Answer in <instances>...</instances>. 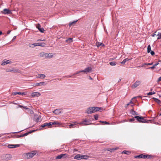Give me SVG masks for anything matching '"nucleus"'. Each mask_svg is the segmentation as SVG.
<instances>
[{"mask_svg":"<svg viewBox=\"0 0 161 161\" xmlns=\"http://www.w3.org/2000/svg\"><path fill=\"white\" fill-rule=\"evenodd\" d=\"M37 153V152L36 151H33L29 153H24L23 156L25 158L29 159L33 157Z\"/></svg>","mask_w":161,"mask_h":161,"instance_id":"obj_1","label":"nucleus"},{"mask_svg":"<svg viewBox=\"0 0 161 161\" xmlns=\"http://www.w3.org/2000/svg\"><path fill=\"white\" fill-rule=\"evenodd\" d=\"M153 157V156L149 155H144L143 154H141L138 156H134V158H150Z\"/></svg>","mask_w":161,"mask_h":161,"instance_id":"obj_2","label":"nucleus"},{"mask_svg":"<svg viewBox=\"0 0 161 161\" xmlns=\"http://www.w3.org/2000/svg\"><path fill=\"white\" fill-rule=\"evenodd\" d=\"M135 118H136L137 121L139 122L140 123H148V121L150 120L147 121L146 119H144V117L142 116H135L134 117Z\"/></svg>","mask_w":161,"mask_h":161,"instance_id":"obj_3","label":"nucleus"},{"mask_svg":"<svg viewBox=\"0 0 161 161\" xmlns=\"http://www.w3.org/2000/svg\"><path fill=\"white\" fill-rule=\"evenodd\" d=\"M1 158L3 160L8 161L11 159L12 156L10 154H4L1 156Z\"/></svg>","mask_w":161,"mask_h":161,"instance_id":"obj_4","label":"nucleus"},{"mask_svg":"<svg viewBox=\"0 0 161 161\" xmlns=\"http://www.w3.org/2000/svg\"><path fill=\"white\" fill-rule=\"evenodd\" d=\"M46 44L44 42H38L37 43H35L34 44H30L29 46L30 47H32V46H34V47L36 46H41L43 47H44L46 46Z\"/></svg>","mask_w":161,"mask_h":161,"instance_id":"obj_5","label":"nucleus"},{"mask_svg":"<svg viewBox=\"0 0 161 161\" xmlns=\"http://www.w3.org/2000/svg\"><path fill=\"white\" fill-rule=\"evenodd\" d=\"M7 72H11L12 73H20V71L18 69L12 68L9 69H6Z\"/></svg>","mask_w":161,"mask_h":161,"instance_id":"obj_6","label":"nucleus"},{"mask_svg":"<svg viewBox=\"0 0 161 161\" xmlns=\"http://www.w3.org/2000/svg\"><path fill=\"white\" fill-rule=\"evenodd\" d=\"M153 37H157V39H159L161 38V33L157 31L155 32L151 35Z\"/></svg>","mask_w":161,"mask_h":161,"instance_id":"obj_7","label":"nucleus"},{"mask_svg":"<svg viewBox=\"0 0 161 161\" xmlns=\"http://www.w3.org/2000/svg\"><path fill=\"white\" fill-rule=\"evenodd\" d=\"M68 155L67 154H61L56 157V159H60L62 158H65L68 157Z\"/></svg>","mask_w":161,"mask_h":161,"instance_id":"obj_8","label":"nucleus"},{"mask_svg":"<svg viewBox=\"0 0 161 161\" xmlns=\"http://www.w3.org/2000/svg\"><path fill=\"white\" fill-rule=\"evenodd\" d=\"M79 124L80 125H86L90 124H92L91 123H89V122L87 120L85 119L82 122L80 123Z\"/></svg>","mask_w":161,"mask_h":161,"instance_id":"obj_9","label":"nucleus"},{"mask_svg":"<svg viewBox=\"0 0 161 161\" xmlns=\"http://www.w3.org/2000/svg\"><path fill=\"white\" fill-rule=\"evenodd\" d=\"M141 83L140 81H136L132 86V87L134 88L138 86Z\"/></svg>","mask_w":161,"mask_h":161,"instance_id":"obj_10","label":"nucleus"},{"mask_svg":"<svg viewBox=\"0 0 161 161\" xmlns=\"http://www.w3.org/2000/svg\"><path fill=\"white\" fill-rule=\"evenodd\" d=\"M1 13L4 14H10L11 13V11L7 8L4 9L3 11H1Z\"/></svg>","mask_w":161,"mask_h":161,"instance_id":"obj_11","label":"nucleus"},{"mask_svg":"<svg viewBox=\"0 0 161 161\" xmlns=\"http://www.w3.org/2000/svg\"><path fill=\"white\" fill-rule=\"evenodd\" d=\"M92 69V68L91 67H88L85 68L84 70H82V72L86 73L91 72Z\"/></svg>","mask_w":161,"mask_h":161,"instance_id":"obj_12","label":"nucleus"},{"mask_svg":"<svg viewBox=\"0 0 161 161\" xmlns=\"http://www.w3.org/2000/svg\"><path fill=\"white\" fill-rule=\"evenodd\" d=\"M19 146V144H9L8 147V148H15L17 147H18Z\"/></svg>","mask_w":161,"mask_h":161,"instance_id":"obj_13","label":"nucleus"},{"mask_svg":"<svg viewBox=\"0 0 161 161\" xmlns=\"http://www.w3.org/2000/svg\"><path fill=\"white\" fill-rule=\"evenodd\" d=\"M41 95L40 93L38 92H33L31 94V96L32 97H39Z\"/></svg>","mask_w":161,"mask_h":161,"instance_id":"obj_14","label":"nucleus"},{"mask_svg":"<svg viewBox=\"0 0 161 161\" xmlns=\"http://www.w3.org/2000/svg\"><path fill=\"white\" fill-rule=\"evenodd\" d=\"M32 132L29 131V132L26 133L22 135H19L17 136V138H20L21 137H22L24 136H26L28 135L29 134L31 133Z\"/></svg>","mask_w":161,"mask_h":161,"instance_id":"obj_15","label":"nucleus"},{"mask_svg":"<svg viewBox=\"0 0 161 161\" xmlns=\"http://www.w3.org/2000/svg\"><path fill=\"white\" fill-rule=\"evenodd\" d=\"M53 113L56 115H58L61 113L60 109H58L53 111Z\"/></svg>","mask_w":161,"mask_h":161,"instance_id":"obj_16","label":"nucleus"},{"mask_svg":"<svg viewBox=\"0 0 161 161\" xmlns=\"http://www.w3.org/2000/svg\"><path fill=\"white\" fill-rule=\"evenodd\" d=\"M81 155L80 154H77L75 156L74 158L77 160H80L82 159L81 158Z\"/></svg>","mask_w":161,"mask_h":161,"instance_id":"obj_17","label":"nucleus"},{"mask_svg":"<svg viewBox=\"0 0 161 161\" xmlns=\"http://www.w3.org/2000/svg\"><path fill=\"white\" fill-rule=\"evenodd\" d=\"M46 77V75L44 74H38V76H37V78L41 79H44Z\"/></svg>","mask_w":161,"mask_h":161,"instance_id":"obj_18","label":"nucleus"},{"mask_svg":"<svg viewBox=\"0 0 161 161\" xmlns=\"http://www.w3.org/2000/svg\"><path fill=\"white\" fill-rule=\"evenodd\" d=\"M87 113L88 114H91L93 113V110L92 109V107H90L88 108L87 109Z\"/></svg>","mask_w":161,"mask_h":161,"instance_id":"obj_19","label":"nucleus"},{"mask_svg":"<svg viewBox=\"0 0 161 161\" xmlns=\"http://www.w3.org/2000/svg\"><path fill=\"white\" fill-rule=\"evenodd\" d=\"M45 83L44 82H40V83H36L35 84V86H42L45 85Z\"/></svg>","mask_w":161,"mask_h":161,"instance_id":"obj_20","label":"nucleus"},{"mask_svg":"<svg viewBox=\"0 0 161 161\" xmlns=\"http://www.w3.org/2000/svg\"><path fill=\"white\" fill-rule=\"evenodd\" d=\"M96 45L98 47H99L100 46H102V47L104 46V45L103 44L98 42H96Z\"/></svg>","mask_w":161,"mask_h":161,"instance_id":"obj_21","label":"nucleus"},{"mask_svg":"<svg viewBox=\"0 0 161 161\" xmlns=\"http://www.w3.org/2000/svg\"><path fill=\"white\" fill-rule=\"evenodd\" d=\"M137 97H135L132 98L131 99V100L130 102L129 103L130 104H131V106H133V105H134V104L133 103V102H134V101L133 100L134 99H135Z\"/></svg>","mask_w":161,"mask_h":161,"instance_id":"obj_22","label":"nucleus"},{"mask_svg":"<svg viewBox=\"0 0 161 161\" xmlns=\"http://www.w3.org/2000/svg\"><path fill=\"white\" fill-rule=\"evenodd\" d=\"M34 120L36 122H38L39 118V117L37 115H35L34 117Z\"/></svg>","mask_w":161,"mask_h":161,"instance_id":"obj_23","label":"nucleus"},{"mask_svg":"<svg viewBox=\"0 0 161 161\" xmlns=\"http://www.w3.org/2000/svg\"><path fill=\"white\" fill-rule=\"evenodd\" d=\"M96 112L101 111L103 110V108L101 107H95Z\"/></svg>","mask_w":161,"mask_h":161,"instance_id":"obj_24","label":"nucleus"},{"mask_svg":"<svg viewBox=\"0 0 161 161\" xmlns=\"http://www.w3.org/2000/svg\"><path fill=\"white\" fill-rule=\"evenodd\" d=\"M54 54L52 53H48V58H52L53 57V54Z\"/></svg>","mask_w":161,"mask_h":161,"instance_id":"obj_25","label":"nucleus"},{"mask_svg":"<svg viewBox=\"0 0 161 161\" xmlns=\"http://www.w3.org/2000/svg\"><path fill=\"white\" fill-rule=\"evenodd\" d=\"M78 20H76V21H73L72 22H70L69 24V26H71V25H73L75 24L76 23L77 21Z\"/></svg>","mask_w":161,"mask_h":161,"instance_id":"obj_26","label":"nucleus"},{"mask_svg":"<svg viewBox=\"0 0 161 161\" xmlns=\"http://www.w3.org/2000/svg\"><path fill=\"white\" fill-rule=\"evenodd\" d=\"M72 40H73V39L72 38H69L68 39H67L66 40V42H67L71 43L72 42V41H73Z\"/></svg>","mask_w":161,"mask_h":161,"instance_id":"obj_27","label":"nucleus"},{"mask_svg":"<svg viewBox=\"0 0 161 161\" xmlns=\"http://www.w3.org/2000/svg\"><path fill=\"white\" fill-rule=\"evenodd\" d=\"M131 113L133 115H137V113L134 111L133 109H132L131 111Z\"/></svg>","mask_w":161,"mask_h":161,"instance_id":"obj_28","label":"nucleus"},{"mask_svg":"<svg viewBox=\"0 0 161 161\" xmlns=\"http://www.w3.org/2000/svg\"><path fill=\"white\" fill-rule=\"evenodd\" d=\"M81 158H82V159H87L89 158V156L86 155H81Z\"/></svg>","mask_w":161,"mask_h":161,"instance_id":"obj_29","label":"nucleus"},{"mask_svg":"<svg viewBox=\"0 0 161 161\" xmlns=\"http://www.w3.org/2000/svg\"><path fill=\"white\" fill-rule=\"evenodd\" d=\"M130 59H129L128 58H126L125 59H124L121 62V63L122 64H125L126 62L127 61H128L129 60H130Z\"/></svg>","mask_w":161,"mask_h":161,"instance_id":"obj_30","label":"nucleus"},{"mask_svg":"<svg viewBox=\"0 0 161 161\" xmlns=\"http://www.w3.org/2000/svg\"><path fill=\"white\" fill-rule=\"evenodd\" d=\"M9 62H10V61L9 60H7L5 61H4V62L2 64V65H4L6 64H9Z\"/></svg>","mask_w":161,"mask_h":161,"instance_id":"obj_31","label":"nucleus"},{"mask_svg":"<svg viewBox=\"0 0 161 161\" xmlns=\"http://www.w3.org/2000/svg\"><path fill=\"white\" fill-rule=\"evenodd\" d=\"M159 64L158 63H157L154 64L153 66L152 67H150L149 68L151 69H153L156 66Z\"/></svg>","mask_w":161,"mask_h":161,"instance_id":"obj_32","label":"nucleus"},{"mask_svg":"<svg viewBox=\"0 0 161 161\" xmlns=\"http://www.w3.org/2000/svg\"><path fill=\"white\" fill-rule=\"evenodd\" d=\"M52 124H53V125H58L60 124V123H59L58 121H54V122H53Z\"/></svg>","mask_w":161,"mask_h":161,"instance_id":"obj_33","label":"nucleus"},{"mask_svg":"<svg viewBox=\"0 0 161 161\" xmlns=\"http://www.w3.org/2000/svg\"><path fill=\"white\" fill-rule=\"evenodd\" d=\"M45 53L44 52H42L40 53V56L41 57H44L45 56Z\"/></svg>","mask_w":161,"mask_h":161,"instance_id":"obj_34","label":"nucleus"},{"mask_svg":"<svg viewBox=\"0 0 161 161\" xmlns=\"http://www.w3.org/2000/svg\"><path fill=\"white\" fill-rule=\"evenodd\" d=\"M122 153L126 154H129L130 153L129 151L125 150L123 151L122 152Z\"/></svg>","mask_w":161,"mask_h":161,"instance_id":"obj_35","label":"nucleus"},{"mask_svg":"<svg viewBox=\"0 0 161 161\" xmlns=\"http://www.w3.org/2000/svg\"><path fill=\"white\" fill-rule=\"evenodd\" d=\"M151 51V46L150 45H148L147 47V53H149Z\"/></svg>","mask_w":161,"mask_h":161,"instance_id":"obj_36","label":"nucleus"},{"mask_svg":"<svg viewBox=\"0 0 161 161\" xmlns=\"http://www.w3.org/2000/svg\"><path fill=\"white\" fill-rule=\"evenodd\" d=\"M152 64H153V63H148V64L145 63H144V64L143 65H142L141 66H138L137 67H143V66L144 65H152Z\"/></svg>","mask_w":161,"mask_h":161,"instance_id":"obj_37","label":"nucleus"},{"mask_svg":"<svg viewBox=\"0 0 161 161\" xmlns=\"http://www.w3.org/2000/svg\"><path fill=\"white\" fill-rule=\"evenodd\" d=\"M26 93L25 92H18V94H19V95H26Z\"/></svg>","mask_w":161,"mask_h":161,"instance_id":"obj_38","label":"nucleus"},{"mask_svg":"<svg viewBox=\"0 0 161 161\" xmlns=\"http://www.w3.org/2000/svg\"><path fill=\"white\" fill-rule=\"evenodd\" d=\"M153 99H154L155 101L157 103H160V101L158 99L155 98H154Z\"/></svg>","mask_w":161,"mask_h":161,"instance_id":"obj_39","label":"nucleus"},{"mask_svg":"<svg viewBox=\"0 0 161 161\" xmlns=\"http://www.w3.org/2000/svg\"><path fill=\"white\" fill-rule=\"evenodd\" d=\"M155 94V92H150L147 93V95H151L153 94Z\"/></svg>","mask_w":161,"mask_h":161,"instance_id":"obj_40","label":"nucleus"},{"mask_svg":"<svg viewBox=\"0 0 161 161\" xmlns=\"http://www.w3.org/2000/svg\"><path fill=\"white\" fill-rule=\"evenodd\" d=\"M118 148H113V149H108V150L112 152L113 151L115 150L116 149H117Z\"/></svg>","mask_w":161,"mask_h":161,"instance_id":"obj_41","label":"nucleus"},{"mask_svg":"<svg viewBox=\"0 0 161 161\" xmlns=\"http://www.w3.org/2000/svg\"><path fill=\"white\" fill-rule=\"evenodd\" d=\"M46 126H47V123H45L41 125V127L42 128H44Z\"/></svg>","mask_w":161,"mask_h":161,"instance_id":"obj_42","label":"nucleus"},{"mask_svg":"<svg viewBox=\"0 0 161 161\" xmlns=\"http://www.w3.org/2000/svg\"><path fill=\"white\" fill-rule=\"evenodd\" d=\"M116 62H111L110 63V64L111 66H114L116 64Z\"/></svg>","mask_w":161,"mask_h":161,"instance_id":"obj_43","label":"nucleus"},{"mask_svg":"<svg viewBox=\"0 0 161 161\" xmlns=\"http://www.w3.org/2000/svg\"><path fill=\"white\" fill-rule=\"evenodd\" d=\"M78 123H75V124H72L69 125V127L70 128H71L72 127H74V126L76 124H78Z\"/></svg>","mask_w":161,"mask_h":161,"instance_id":"obj_44","label":"nucleus"},{"mask_svg":"<svg viewBox=\"0 0 161 161\" xmlns=\"http://www.w3.org/2000/svg\"><path fill=\"white\" fill-rule=\"evenodd\" d=\"M52 124V122H49L48 123H47V126H48V127L51 126L52 125H53V124Z\"/></svg>","mask_w":161,"mask_h":161,"instance_id":"obj_45","label":"nucleus"},{"mask_svg":"<svg viewBox=\"0 0 161 161\" xmlns=\"http://www.w3.org/2000/svg\"><path fill=\"white\" fill-rule=\"evenodd\" d=\"M39 30L42 33L44 31V29L43 28H41L40 29H39Z\"/></svg>","mask_w":161,"mask_h":161,"instance_id":"obj_46","label":"nucleus"},{"mask_svg":"<svg viewBox=\"0 0 161 161\" xmlns=\"http://www.w3.org/2000/svg\"><path fill=\"white\" fill-rule=\"evenodd\" d=\"M82 70L79 71H77V72L76 73H75L74 74H73V75H76V74H79V73H80L82 72Z\"/></svg>","mask_w":161,"mask_h":161,"instance_id":"obj_47","label":"nucleus"},{"mask_svg":"<svg viewBox=\"0 0 161 161\" xmlns=\"http://www.w3.org/2000/svg\"><path fill=\"white\" fill-rule=\"evenodd\" d=\"M98 115L97 114L95 115L94 116V118L96 120H97L98 119Z\"/></svg>","mask_w":161,"mask_h":161,"instance_id":"obj_48","label":"nucleus"},{"mask_svg":"<svg viewBox=\"0 0 161 161\" xmlns=\"http://www.w3.org/2000/svg\"><path fill=\"white\" fill-rule=\"evenodd\" d=\"M48 53H45L44 58H48Z\"/></svg>","mask_w":161,"mask_h":161,"instance_id":"obj_49","label":"nucleus"},{"mask_svg":"<svg viewBox=\"0 0 161 161\" xmlns=\"http://www.w3.org/2000/svg\"><path fill=\"white\" fill-rule=\"evenodd\" d=\"M135 119L134 118L131 119H129V121L130 122H134L135 121Z\"/></svg>","mask_w":161,"mask_h":161,"instance_id":"obj_50","label":"nucleus"},{"mask_svg":"<svg viewBox=\"0 0 161 161\" xmlns=\"http://www.w3.org/2000/svg\"><path fill=\"white\" fill-rule=\"evenodd\" d=\"M36 28L39 30L41 28V25L39 24H38L36 26Z\"/></svg>","mask_w":161,"mask_h":161,"instance_id":"obj_51","label":"nucleus"},{"mask_svg":"<svg viewBox=\"0 0 161 161\" xmlns=\"http://www.w3.org/2000/svg\"><path fill=\"white\" fill-rule=\"evenodd\" d=\"M95 108V107H92L93 113H95V112H96Z\"/></svg>","mask_w":161,"mask_h":161,"instance_id":"obj_52","label":"nucleus"},{"mask_svg":"<svg viewBox=\"0 0 161 161\" xmlns=\"http://www.w3.org/2000/svg\"><path fill=\"white\" fill-rule=\"evenodd\" d=\"M100 122L104 123L106 124H109L108 123V122H107L106 121H100Z\"/></svg>","mask_w":161,"mask_h":161,"instance_id":"obj_53","label":"nucleus"},{"mask_svg":"<svg viewBox=\"0 0 161 161\" xmlns=\"http://www.w3.org/2000/svg\"><path fill=\"white\" fill-rule=\"evenodd\" d=\"M17 94H18V92H14L12 93V95H15Z\"/></svg>","mask_w":161,"mask_h":161,"instance_id":"obj_54","label":"nucleus"},{"mask_svg":"<svg viewBox=\"0 0 161 161\" xmlns=\"http://www.w3.org/2000/svg\"><path fill=\"white\" fill-rule=\"evenodd\" d=\"M150 52L151 54L152 55H154L155 53L154 51H152Z\"/></svg>","mask_w":161,"mask_h":161,"instance_id":"obj_55","label":"nucleus"},{"mask_svg":"<svg viewBox=\"0 0 161 161\" xmlns=\"http://www.w3.org/2000/svg\"><path fill=\"white\" fill-rule=\"evenodd\" d=\"M161 81V76L159 77L158 80V81Z\"/></svg>","mask_w":161,"mask_h":161,"instance_id":"obj_56","label":"nucleus"},{"mask_svg":"<svg viewBox=\"0 0 161 161\" xmlns=\"http://www.w3.org/2000/svg\"><path fill=\"white\" fill-rule=\"evenodd\" d=\"M23 108H25V109H29L26 106H23Z\"/></svg>","mask_w":161,"mask_h":161,"instance_id":"obj_57","label":"nucleus"},{"mask_svg":"<svg viewBox=\"0 0 161 161\" xmlns=\"http://www.w3.org/2000/svg\"><path fill=\"white\" fill-rule=\"evenodd\" d=\"M44 41L43 40H42V39H39L37 40V41Z\"/></svg>","mask_w":161,"mask_h":161,"instance_id":"obj_58","label":"nucleus"},{"mask_svg":"<svg viewBox=\"0 0 161 161\" xmlns=\"http://www.w3.org/2000/svg\"><path fill=\"white\" fill-rule=\"evenodd\" d=\"M16 36H14L13 38V39H12V41H14V39H16Z\"/></svg>","mask_w":161,"mask_h":161,"instance_id":"obj_59","label":"nucleus"},{"mask_svg":"<svg viewBox=\"0 0 161 161\" xmlns=\"http://www.w3.org/2000/svg\"><path fill=\"white\" fill-rule=\"evenodd\" d=\"M19 107L21 108H23V106L21 105H19Z\"/></svg>","mask_w":161,"mask_h":161,"instance_id":"obj_60","label":"nucleus"},{"mask_svg":"<svg viewBox=\"0 0 161 161\" xmlns=\"http://www.w3.org/2000/svg\"><path fill=\"white\" fill-rule=\"evenodd\" d=\"M10 31H8V32H7V33L8 34H9L10 33Z\"/></svg>","mask_w":161,"mask_h":161,"instance_id":"obj_61","label":"nucleus"},{"mask_svg":"<svg viewBox=\"0 0 161 161\" xmlns=\"http://www.w3.org/2000/svg\"><path fill=\"white\" fill-rule=\"evenodd\" d=\"M89 79H90V80H92V78L90 76H89Z\"/></svg>","mask_w":161,"mask_h":161,"instance_id":"obj_62","label":"nucleus"},{"mask_svg":"<svg viewBox=\"0 0 161 161\" xmlns=\"http://www.w3.org/2000/svg\"><path fill=\"white\" fill-rule=\"evenodd\" d=\"M2 34V32L0 31V35H1Z\"/></svg>","mask_w":161,"mask_h":161,"instance_id":"obj_63","label":"nucleus"},{"mask_svg":"<svg viewBox=\"0 0 161 161\" xmlns=\"http://www.w3.org/2000/svg\"><path fill=\"white\" fill-rule=\"evenodd\" d=\"M130 104V103H128V104H127V106H128V105H129Z\"/></svg>","mask_w":161,"mask_h":161,"instance_id":"obj_64","label":"nucleus"}]
</instances>
